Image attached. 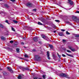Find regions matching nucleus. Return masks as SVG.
<instances>
[{"label": "nucleus", "instance_id": "1", "mask_svg": "<svg viewBox=\"0 0 79 79\" xmlns=\"http://www.w3.org/2000/svg\"><path fill=\"white\" fill-rule=\"evenodd\" d=\"M35 58L37 60V61H40L41 60V58L39 56H38L37 55H36L35 56Z\"/></svg>", "mask_w": 79, "mask_h": 79}, {"label": "nucleus", "instance_id": "2", "mask_svg": "<svg viewBox=\"0 0 79 79\" xmlns=\"http://www.w3.org/2000/svg\"><path fill=\"white\" fill-rule=\"evenodd\" d=\"M60 76H61V77H67V75H66V74L63 73L60 74Z\"/></svg>", "mask_w": 79, "mask_h": 79}, {"label": "nucleus", "instance_id": "3", "mask_svg": "<svg viewBox=\"0 0 79 79\" xmlns=\"http://www.w3.org/2000/svg\"><path fill=\"white\" fill-rule=\"evenodd\" d=\"M73 19H75V21H76V22H77V23H79V19H77L76 16H73Z\"/></svg>", "mask_w": 79, "mask_h": 79}, {"label": "nucleus", "instance_id": "4", "mask_svg": "<svg viewBox=\"0 0 79 79\" xmlns=\"http://www.w3.org/2000/svg\"><path fill=\"white\" fill-rule=\"evenodd\" d=\"M7 69H8V71H10L11 73H13V70H12V69H11V67H7Z\"/></svg>", "mask_w": 79, "mask_h": 79}, {"label": "nucleus", "instance_id": "5", "mask_svg": "<svg viewBox=\"0 0 79 79\" xmlns=\"http://www.w3.org/2000/svg\"><path fill=\"white\" fill-rule=\"evenodd\" d=\"M47 56L48 60H50V54H49V52L48 51L47 52Z\"/></svg>", "mask_w": 79, "mask_h": 79}, {"label": "nucleus", "instance_id": "6", "mask_svg": "<svg viewBox=\"0 0 79 79\" xmlns=\"http://www.w3.org/2000/svg\"><path fill=\"white\" fill-rule=\"evenodd\" d=\"M59 35H60V36H63V32H60V33H59L58 34Z\"/></svg>", "mask_w": 79, "mask_h": 79}, {"label": "nucleus", "instance_id": "7", "mask_svg": "<svg viewBox=\"0 0 79 79\" xmlns=\"http://www.w3.org/2000/svg\"><path fill=\"white\" fill-rule=\"evenodd\" d=\"M69 1V3H70V4L71 5H73V1H71V0H68Z\"/></svg>", "mask_w": 79, "mask_h": 79}, {"label": "nucleus", "instance_id": "8", "mask_svg": "<svg viewBox=\"0 0 79 79\" xmlns=\"http://www.w3.org/2000/svg\"><path fill=\"white\" fill-rule=\"evenodd\" d=\"M69 49H70V50H71V51H72V52H74L76 51V50H75V49L74 48H72L71 47H69Z\"/></svg>", "mask_w": 79, "mask_h": 79}, {"label": "nucleus", "instance_id": "9", "mask_svg": "<svg viewBox=\"0 0 79 79\" xmlns=\"http://www.w3.org/2000/svg\"><path fill=\"white\" fill-rule=\"evenodd\" d=\"M37 37H35V38H33V40L34 41H35V42H37Z\"/></svg>", "mask_w": 79, "mask_h": 79}, {"label": "nucleus", "instance_id": "10", "mask_svg": "<svg viewBox=\"0 0 79 79\" xmlns=\"http://www.w3.org/2000/svg\"><path fill=\"white\" fill-rule=\"evenodd\" d=\"M2 73L4 76H7V73L6 72H3Z\"/></svg>", "mask_w": 79, "mask_h": 79}, {"label": "nucleus", "instance_id": "11", "mask_svg": "<svg viewBox=\"0 0 79 79\" xmlns=\"http://www.w3.org/2000/svg\"><path fill=\"white\" fill-rule=\"evenodd\" d=\"M27 6H32V4H31V3H27Z\"/></svg>", "mask_w": 79, "mask_h": 79}, {"label": "nucleus", "instance_id": "12", "mask_svg": "<svg viewBox=\"0 0 79 79\" xmlns=\"http://www.w3.org/2000/svg\"><path fill=\"white\" fill-rule=\"evenodd\" d=\"M41 37H42L43 39H46V38L47 37L45 36L44 35H42Z\"/></svg>", "mask_w": 79, "mask_h": 79}, {"label": "nucleus", "instance_id": "13", "mask_svg": "<svg viewBox=\"0 0 79 79\" xmlns=\"http://www.w3.org/2000/svg\"><path fill=\"white\" fill-rule=\"evenodd\" d=\"M49 47H50L51 49H53V45H49Z\"/></svg>", "mask_w": 79, "mask_h": 79}, {"label": "nucleus", "instance_id": "14", "mask_svg": "<svg viewBox=\"0 0 79 79\" xmlns=\"http://www.w3.org/2000/svg\"><path fill=\"white\" fill-rule=\"evenodd\" d=\"M1 39H2V40H4L5 39V38L3 36L1 37Z\"/></svg>", "mask_w": 79, "mask_h": 79}, {"label": "nucleus", "instance_id": "15", "mask_svg": "<svg viewBox=\"0 0 79 79\" xmlns=\"http://www.w3.org/2000/svg\"><path fill=\"white\" fill-rule=\"evenodd\" d=\"M67 55L68 56H71V57H73V56L71 55H70V54H69L68 53H66Z\"/></svg>", "mask_w": 79, "mask_h": 79}, {"label": "nucleus", "instance_id": "16", "mask_svg": "<svg viewBox=\"0 0 79 79\" xmlns=\"http://www.w3.org/2000/svg\"><path fill=\"white\" fill-rule=\"evenodd\" d=\"M22 78V76L21 75H20L18 77V79H21Z\"/></svg>", "mask_w": 79, "mask_h": 79}, {"label": "nucleus", "instance_id": "17", "mask_svg": "<svg viewBox=\"0 0 79 79\" xmlns=\"http://www.w3.org/2000/svg\"><path fill=\"white\" fill-rule=\"evenodd\" d=\"M16 52H18V53H19V48H17L16 49Z\"/></svg>", "mask_w": 79, "mask_h": 79}, {"label": "nucleus", "instance_id": "18", "mask_svg": "<svg viewBox=\"0 0 79 79\" xmlns=\"http://www.w3.org/2000/svg\"><path fill=\"white\" fill-rule=\"evenodd\" d=\"M13 22H14L15 24H16L17 23H18V21H16V20H13Z\"/></svg>", "mask_w": 79, "mask_h": 79}, {"label": "nucleus", "instance_id": "19", "mask_svg": "<svg viewBox=\"0 0 79 79\" xmlns=\"http://www.w3.org/2000/svg\"><path fill=\"white\" fill-rule=\"evenodd\" d=\"M5 22L8 24H10V23L8 22V20H6L5 21Z\"/></svg>", "mask_w": 79, "mask_h": 79}, {"label": "nucleus", "instance_id": "20", "mask_svg": "<svg viewBox=\"0 0 79 79\" xmlns=\"http://www.w3.org/2000/svg\"><path fill=\"white\" fill-rule=\"evenodd\" d=\"M38 24H39V25H42V23H41L40 22H39Z\"/></svg>", "mask_w": 79, "mask_h": 79}, {"label": "nucleus", "instance_id": "21", "mask_svg": "<svg viewBox=\"0 0 79 79\" xmlns=\"http://www.w3.org/2000/svg\"><path fill=\"white\" fill-rule=\"evenodd\" d=\"M4 6H5L7 8H8V5L6 4H4Z\"/></svg>", "mask_w": 79, "mask_h": 79}, {"label": "nucleus", "instance_id": "22", "mask_svg": "<svg viewBox=\"0 0 79 79\" xmlns=\"http://www.w3.org/2000/svg\"><path fill=\"white\" fill-rule=\"evenodd\" d=\"M43 77L44 78V79H45V77H46V76L45 75H43Z\"/></svg>", "mask_w": 79, "mask_h": 79}, {"label": "nucleus", "instance_id": "23", "mask_svg": "<svg viewBox=\"0 0 79 79\" xmlns=\"http://www.w3.org/2000/svg\"><path fill=\"white\" fill-rule=\"evenodd\" d=\"M0 27L3 28V25H2V24H0Z\"/></svg>", "mask_w": 79, "mask_h": 79}, {"label": "nucleus", "instance_id": "24", "mask_svg": "<svg viewBox=\"0 0 79 79\" xmlns=\"http://www.w3.org/2000/svg\"><path fill=\"white\" fill-rule=\"evenodd\" d=\"M55 21L56 22H57V23H59V22H60V20H56Z\"/></svg>", "mask_w": 79, "mask_h": 79}, {"label": "nucleus", "instance_id": "25", "mask_svg": "<svg viewBox=\"0 0 79 79\" xmlns=\"http://www.w3.org/2000/svg\"><path fill=\"white\" fill-rule=\"evenodd\" d=\"M66 34H68V35H69V34H70V33H69V32H68V31H66Z\"/></svg>", "mask_w": 79, "mask_h": 79}, {"label": "nucleus", "instance_id": "26", "mask_svg": "<svg viewBox=\"0 0 79 79\" xmlns=\"http://www.w3.org/2000/svg\"><path fill=\"white\" fill-rule=\"evenodd\" d=\"M67 52H69V53H71V51L70 50H67Z\"/></svg>", "mask_w": 79, "mask_h": 79}, {"label": "nucleus", "instance_id": "27", "mask_svg": "<svg viewBox=\"0 0 79 79\" xmlns=\"http://www.w3.org/2000/svg\"><path fill=\"white\" fill-rule=\"evenodd\" d=\"M11 29L12 31H15V29H14V28H13V27H12Z\"/></svg>", "mask_w": 79, "mask_h": 79}, {"label": "nucleus", "instance_id": "28", "mask_svg": "<svg viewBox=\"0 0 79 79\" xmlns=\"http://www.w3.org/2000/svg\"><path fill=\"white\" fill-rule=\"evenodd\" d=\"M75 37H79V35H75Z\"/></svg>", "mask_w": 79, "mask_h": 79}, {"label": "nucleus", "instance_id": "29", "mask_svg": "<svg viewBox=\"0 0 79 79\" xmlns=\"http://www.w3.org/2000/svg\"><path fill=\"white\" fill-rule=\"evenodd\" d=\"M24 56L25 58H27L28 57V56L27 55H25Z\"/></svg>", "mask_w": 79, "mask_h": 79}, {"label": "nucleus", "instance_id": "30", "mask_svg": "<svg viewBox=\"0 0 79 79\" xmlns=\"http://www.w3.org/2000/svg\"><path fill=\"white\" fill-rule=\"evenodd\" d=\"M57 55L58 56H59V58H60L61 56H60V55H59V54H58V53H57Z\"/></svg>", "mask_w": 79, "mask_h": 79}, {"label": "nucleus", "instance_id": "31", "mask_svg": "<svg viewBox=\"0 0 79 79\" xmlns=\"http://www.w3.org/2000/svg\"><path fill=\"white\" fill-rule=\"evenodd\" d=\"M62 56L63 57H65V56H66V55H65L64 54H62Z\"/></svg>", "mask_w": 79, "mask_h": 79}, {"label": "nucleus", "instance_id": "32", "mask_svg": "<svg viewBox=\"0 0 79 79\" xmlns=\"http://www.w3.org/2000/svg\"><path fill=\"white\" fill-rule=\"evenodd\" d=\"M10 43H11V44H12V43H13V41L11 40L10 41Z\"/></svg>", "mask_w": 79, "mask_h": 79}, {"label": "nucleus", "instance_id": "33", "mask_svg": "<svg viewBox=\"0 0 79 79\" xmlns=\"http://www.w3.org/2000/svg\"><path fill=\"white\" fill-rule=\"evenodd\" d=\"M61 31H62V32H64V31H65V30L64 29H61Z\"/></svg>", "mask_w": 79, "mask_h": 79}, {"label": "nucleus", "instance_id": "34", "mask_svg": "<svg viewBox=\"0 0 79 79\" xmlns=\"http://www.w3.org/2000/svg\"><path fill=\"white\" fill-rule=\"evenodd\" d=\"M63 42H66V40H63Z\"/></svg>", "mask_w": 79, "mask_h": 79}, {"label": "nucleus", "instance_id": "35", "mask_svg": "<svg viewBox=\"0 0 79 79\" xmlns=\"http://www.w3.org/2000/svg\"><path fill=\"white\" fill-rule=\"evenodd\" d=\"M3 13V12L2 11H0V14Z\"/></svg>", "mask_w": 79, "mask_h": 79}, {"label": "nucleus", "instance_id": "36", "mask_svg": "<svg viewBox=\"0 0 79 79\" xmlns=\"http://www.w3.org/2000/svg\"><path fill=\"white\" fill-rule=\"evenodd\" d=\"M10 1H11V2H15V0H10Z\"/></svg>", "mask_w": 79, "mask_h": 79}, {"label": "nucleus", "instance_id": "37", "mask_svg": "<svg viewBox=\"0 0 79 79\" xmlns=\"http://www.w3.org/2000/svg\"><path fill=\"white\" fill-rule=\"evenodd\" d=\"M6 49L7 50H10V48H7Z\"/></svg>", "mask_w": 79, "mask_h": 79}, {"label": "nucleus", "instance_id": "38", "mask_svg": "<svg viewBox=\"0 0 79 79\" xmlns=\"http://www.w3.org/2000/svg\"><path fill=\"white\" fill-rule=\"evenodd\" d=\"M25 70H26V69H25V68H23V71H24Z\"/></svg>", "mask_w": 79, "mask_h": 79}, {"label": "nucleus", "instance_id": "39", "mask_svg": "<svg viewBox=\"0 0 79 79\" xmlns=\"http://www.w3.org/2000/svg\"><path fill=\"white\" fill-rule=\"evenodd\" d=\"M21 45H24V43L23 42L21 43Z\"/></svg>", "mask_w": 79, "mask_h": 79}, {"label": "nucleus", "instance_id": "40", "mask_svg": "<svg viewBox=\"0 0 79 79\" xmlns=\"http://www.w3.org/2000/svg\"><path fill=\"white\" fill-rule=\"evenodd\" d=\"M36 10L35 9H33V11H36Z\"/></svg>", "mask_w": 79, "mask_h": 79}, {"label": "nucleus", "instance_id": "41", "mask_svg": "<svg viewBox=\"0 0 79 79\" xmlns=\"http://www.w3.org/2000/svg\"><path fill=\"white\" fill-rule=\"evenodd\" d=\"M37 79V77H34V79Z\"/></svg>", "mask_w": 79, "mask_h": 79}, {"label": "nucleus", "instance_id": "42", "mask_svg": "<svg viewBox=\"0 0 79 79\" xmlns=\"http://www.w3.org/2000/svg\"><path fill=\"white\" fill-rule=\"evenodd\" d=\"M76 13H79V11H77Z\"/></svg>", "mask_w": 79, "mask_h": 79}, {"label": "nucleus", "instance_id": "43", "mask_svg": "<svg viewBox=\"0 0 79 79\" xmlns=\"http://www.w3.org/2000/svg\"><path fill=\"white\" fill-rule=\"evenodd\" d=\"M33 52H35V50H34V49H33Z\"/></svg>", "mask_w": 79, "mask_h": 79}, {"label": "nucleus", "instance_id": "44", "mask_svg": "<svg viewBox=\"0 0 79 79\" xmlns=\"http://www.w3.org/2000/svg\"><path fill=\"white\" fill-rule=\"evenodd\" d=\"M53 32H54V33H55V32H56V31H53Z\"/></svg>", "mask_w": 79, "mask_h": 79}, {"label": "nucleus", "instance_id": "45", "mask_svg": "<svg viewBox=\"0 0 79 79\" xmlns=\"http://www.w3.org/2000/svg\"><path fill=\"white\" fill-rule=\"evenodd\" d=\"M67 23H69V22L68 21L67 22Z\"/></svg>", "mask_w": 79, "mask_h": 79}, {"label": "nucleus", "instance_id": "46", "mask_svg": "<svg viewBox=\"0 0 79 79\" xmlns=\"http://www.w3.org/2000/svg\"><path fill=\"white\" fill-rule=\"evenodd\" d=\"M54 27L53 28H55L56 27H55V25H54Z\"/></svg>", "mask_w": 79, "mask_h": 79}, {"label": "nucleus", "instance_id": "47", "mask_svg": "<svg viewBox=\"0 0 79 79\" xmlns=\"http://www.w3.org/2000/svg\"><path fill=\"white\" fill-rule=\"evenodd\" d=\"M1 70H2V69L0 68V71H1Z\"/></svg>", "mask_w": 79, "mask_h": 79}, {"label": "nucleus", "instance_id": "48", "mask_svg": "<svg viewBox=\"0 0 79 79\" xmlns=\"http://www.w3.org/2000/svg\"><path fill=\"white\" fill-rule=\"evenodd\" d=\"M39 43L40 44H41V42H39Z\"/></svg>", "mask_w": 79, "mask_h": 79}, {"label": "nucleus", "instance_id": "49", "mask_svg": "<svg viewBox=\"0 0 79 79\" xmlns=\"http://www.w3.org/2000/svg\"><path fill=\"white\" fill-rule=\"evenodd\" d=\"M39 79H42V78H40Z\"/></svg>", "mask_w": 79, "mask_h": 79}, {"label": "nucleus", "instance_id": "50", "mask_svg": "<svg viewBox=\"0 0 79 79\" xmlns=\"http://www.w3.org/2000/svg\"><path fill=\"white\" fill-rule=\"evenodd\" d=\"M2 0H0V1H2Z\"/></svg>", "mask_w": 79, "mask_h": 79}]
</instances>
